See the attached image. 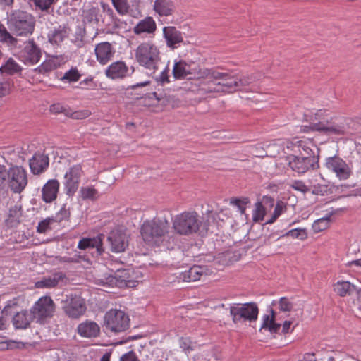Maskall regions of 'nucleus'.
I'll return each mask as SVG.
<instances>
[{"instance_id": "cd10ccee", "label": "nucleus", "mask_w": 361, "mask_h": 361, "mask_svg": "<svg viewBox=\"0 0 361 361\" xmlns=\"http://www.w3.org/2000/svg\"><path fill=\"white\" fill-rule=\"evenodd\" d=\"M22 206L20 204H15L11 207L7 215V218L5 219V224L6 226L9 228L17 227L22 221Z\"/></svg>"}, {"instance_id": "8fccbe9b", "label": "nucleus", "mask_w": 361, "mask_h": 361, "mask_svg": "<svg viewBox=\"0 0 361 361\" xmlns=\"http://www.w3.org/2000/svg\"><path fill=\"white\" fill-rule=\"evenodd\" d=\"M116 10L120 14H126L128 11L129 5L127 0H112Z\"/></svg>"}, {"instance_id": "864d4df0", "label": "nucleus", "mask_w": 361, "mask_h": 361, "mask_svg": "<svg viewBox=\"0 0 361 361\" xmlns=\"http://www.w3.org/2000/svg\"><path fill=\"white\" fill-rule=\"evenodd\" d=\"M37 7L44 11H48L56 0H32Z\"/></svg>"}, {"instance_id": "680f3d73", "label": "nucleus", "mask_w": 361, "mask_h": 361, "mask_svg": "<svg viewBox=\"0 0 361 361\" xmlns=\"http://www.w3.org/2000/svg\"><path fill=\"white\" fill-rule=\"evenodd\" d=\"M169 68L166 66L165 69L161 71L159 77L157 78V81L161 85H164L165 83H169Z\"/></svg>"}, {"instance_id": "a878e982", "label": "nucleus", "mask_w": 361, "mask_h": 361, "mask_svg": "<svg viewBox=\"0 0 361 361\" xmlns=\"http://www.w3.org/2000/svg\"><path fill=\"white\" fill-rule=\"evenodd\" d=\"M274 202V198L269 196L263 197L262 202H257L252 211V221L255 223L262 221L267 214V209L263 204H269L270 207H272Z\"/></svg>"}, {"instance_id": "2f4dec72", "label": "nucleus", "mask_w": 361, "mask_h": 361, "mask_svg": "<svg viewBox=\"0 0 361 361\" xmlns=\"http://www.w3.org/2000/svg\"><path fill=\"white\" fill-rule=\"evenodd\" d=\"M205 78L199 82L200 90L204 93L221 92V90H214L217 89V82L211 77L210 69H206L204 71Z\"/></svg>"}, {"instance_id": "338daca9", "label": "nucleus", "mask_w": 361, "mask_h": 361, "mask_svg": "<svg viewBox=\"0 0 361 361\" xmlns=\"http://www.w3.org/2000/svg\"><path fill=\"white\" fill-rule=\"evenodd\" d=\"M50 111L54 114L64 113L68 115L66 109L60 104H55L50 106Z\"/></svg>"}, {"instance_id": "5fc2aeb1", "label": "nucleus", "mask_w": 361, "mask_h": 361, "mask_svg": "<svg viewBox=\"0 0 361 361\" xmlns=\"http://www.w3.org/2000/svg\"><path fill=\"white\" fill-rule=\"evenodd\" d=\"M279 305V310L282 312H290L293 307V303L286 297L280 298Z\"/></svg>"}, {"instance_id": "4c0bfd02", "label": "nucleus", "mask_w": 361, "mask_h": 361, "mask_svg": "<svg viewBox=\"0 0 361 361\" xmlns=\"http://www.w3.org/2000/svg\"><path fill=\"white\" fill-rule=\"evenodd\" d=\"M281 328V324L276 323L274 319H269V315L263 316V322L260 328V331L262 329H267L270 333H277Z\"/></svg>"}, {"instance_id": "6e6d98bb", "label": "nucleus", "mask_w": 361, "mask_h": 361, "mask_svg": "<svg viewBox=\"0 0 361 361\" xmlns=\"http://www.w3.org/2000/svg\"><path fill=\"white\" fill-rule=\"evenodd\" d=\"M15 39L7 31L3 25H0V41L12 42Z\"/></svg>"}, {"instance_id": "ea45409f", "label": "nucleus", "mask_w": 361, "mask_h": 361, "mask_svg": "<svg viewBox=\"0 0 361 361\" xmlns=\"http://www.w3.org/2000/svg\"><path fill=\"white\" fill-rule=\"evenodd\" d=\"M58 66L59 63L54 59H49L44 61L39 66L35 69V71L45 74L56 69Z\"/></svg>"}, {"instance_id": "49530a36", "label": "nucleus", "mask_w": 361, "mask_h": 361, "mask_svg": "<svg viewBox=\"0 0 361 361\" xmlns=\"http://www.w3.org/2000/svg\"><path fill=\"white\" fill-rule=\"evenodd\" d=\"M80 193L83 200H95L98 197V191L91 187L82 188Z\"/></svg>"}, {"instance_id": "412c9836", "label": "nucleus", "mask_w": 361, "mask_h": 361, "mask_svg": "<svg viewBox=\"0 0 361 361\" xmlns=\"http://www.w3.org/2000/svg\"><path fill=\"white\" fill-rule=\"evenodd\" d=\"M23 54L25 63L31 65L38 63L42 56V51L34 39H30L26 43L23 49Z\"/></svg>"}, {"instance_id": "052dcab7", "label": "nucleus", "mask_w": 361, "mask_h": 361, "mask_svg": "<svg viewBox=\"0 0 361 361\" xmlns=\"http://www.w3.org/2000/svg\"><path fill=\"white\" fill-rule=\"evenodd\" d=\"M85 35V29L79 27L76 32L75 44L78 47H82L84 45V36Z\"/></svg>"}, {"instance_id": "20e7f679", "label": "nucleus", "mask_w": 361, "mask_h": 361, "mask_svg": "<svg viewBox=\"0 0 361 361\" xmlns=\"http://www.w3.org/2000/svg\"><path fill=\"white\" fill-rule=\"evenodd\" d=\"M8 27L17 36H26L32 34L35 29L34 17L21 10L13 11L8 19Z\"/></svg>"}, {"instance_id": "473e14b6", "label": "nucleus", "mask_w": 361, "mask_h": 361, "mask_svg": "<svg viewBox=\"0 0 361 361\" xmlns=\"http://www.w3.org/2000/svg\"><path fill=\"white\" fill-rule=\"evenodd\" d=\"M64 279V275L61 272H57L52 276L44 277L42 280L35 283L37 288H53L56 286L60 281Z\"/></svg>"}, {"instance_id": "39448f33", "label": "nucleus", "mask_w": 361, "mask_h": 361, "mask_svg": "<svg viewBox=\"0 0 361 361\" xmlns=\"http://www.w3.org/2000/svg\"><path fill=\"white\" fill-rule=\"evenodd\" d=\"M202 224L200 216L195 212H184L176 215L173 220V228L183 235L196 233Z\"/></svg>"}, {"instance_id": "72a5a7b5", "label": "nucleus", "mask_w": 361, "mask_h": 361, "mask_svg": "<svg viewBox=\"0 0 361 361\" xmlns=\"http://www.w3.org/2000/svg\"><path fill=\"white\" fill-rule=\"evenodd\" d=\"M156 30V23L152 17H147L140 21L134 27L133 31L135 34L153 33Z\"/></svg>"}, {"instance_id": "7c9ffc66", "label": "nucleus", "mask_w": 361, "mask_h": 361, "mask_svg": "<svg viewBox=\"0 0 361 361\" xmlns=\"http://www.w3.org/2000/svg\"><path fill=\"white\" fill-rule=\"evenodd\" d=\"M33 318L31 312L29 313L27 310H22L13 316V324L16 329H26L30 326Z\"/></svg>"}, {"instance_id": "bf43d9fd", "label": "nucleus", "mask_w": 361, "mask_h": 361, "mask_svg": "<svg viewBox=\"0 0 361 361\" xmlns=\"http://www.w3.org/2000/svg\"><path fill=\"white\" fill-rule=\"evenodd\" d=\"M328 191V186L325 185H316L313 186V188L311 191V192L313 195H324L327 193Z\"/></svg>"}, {"instance_id": "a18cd8bd", "label": "nucleus", "mask_w": 361, "mask_h": 361, "mask_svg": "<svg viewBox=\"0 0 361 361\" xmlns=\"http://www.w3.org/2000/svg\"><path fill=\"white\" fill-rule=\"evenodd\" d=\"M283 236H290L293 238L305 240L307 238L306 228H293L288 231Z\"/></svg>"}, {"instance_id": "7ed1b4c3", "label": "nucleus", "mask_w": 361, "mask_h": 361, "mask_svg": "<svg viewBox=\"0 0 361 361\" xmlns=\"http://www.w3.org/2000/svg\"><path fill=\"white\" fill-rule=\"evenodd\" d=\"M135 59L138 63L154 73L161 62L159 49L151 43H142L135 50Z\"/></svg>"}, {"instance_id": "3c124183", "label": "nucleus", "mask_w": 361, "mask_h": 361, "mask_svg": "<svg viewBox=\"0 0 361 361\" xmlns=\"http://www.w3.org/2000/svg\"><path fill=\"white\" fill-rule=\"evenodd\" d=\"M290 188L295 190L300 191L303 194H305L310 191L308 187L305 184L302 180H295L289 184Z\"/></svg>"}, {"instance_id": "e2e57ef3", "label": "nucleus", "mask_w": 361, "mask_h": 361, "mask_svg": "<svg viewBox=\"0 0 361 361\" xmlns=\"http://www.w3.org/2000/svg\"><path fill=\"white\" fill-rule=\"evenodd\" d=\"M120 361H140V360L136 353L133 350H130L123 354L121 357Z\"/></svg>"}, {"instance_id": "2eb2a0df", "label": "nucleus", "mask_w": 361, "mask_h": 361, "mask_svg": "<svg viewBox=\"0 0 361 361\" xmlns=\"http://www.w3.org/2000/svg\"><path fill=\"white\" fill-rule=\"evenodd\" d=\"M325 166L340 180L348 179L352 173V171L346 162L338 156L326 158Z\"/></svg>"}, {"instance_id": "bb28decb", "label": "nucleus", "mask_w": 361, "mask_h": 361, "mask_svg": "<svg viewBox=\"0 0 361 361\" xmlns=\"http://www.w3.org/2000/svg\"><path fill=\"white\" fill-rule=\"evenodd\" d=\"M104 238V235L101 234L92 238H82L79 241L78 248L80 250H85L87 249L95 247L99 254H102V252L104 251L102 248V240Z\"/></svg>"}, {"instance_id": "aec40b11", "label": "nucleus", "mask_w": 361, "mask_h": 361, "mask_svg": "<svg viewBox=\"0 0 361 361\" xmlns=\"http://www.w3.org/2000/svg\"><path fill=\"white\" fill-rule=\"evenodd\" d=\"M60 183L57 179H49L42 188V200L46 203H51L56 200Z\"/></svg>"}, {"instance_id": "0eeeda50", "label": "nucleus", "mask_w": 361, "mask_h": 361, "mask_svg": "<svg viewBox=\"0 0 361 361\" xmlns=\"http://www.w3.org/2000/svg\"><path fill=\"white\" fill-rule=\"evenodd\" d=\"M288 166L291 169L298 173H304L307 171L315 170L319 168V157L314 154L312 149H307L300 155H290L288 157Z\"/></svg>"}, {"instance_id": "a19ab883", "label": "nucleus", "mask_w": 361, "mask_h": 361, "mask_svg": "<svg viewBox=\"0 0 361 361\" xmlns=\"http://www.w3.org/2000/svg\"><path fill=\"white\" fill-rule=\"evenodd\" d=\"M71 217L70 209L67 207V205L64 204L59 212H58L55 216H51L54 222L61 223L63 221H68Z\"/></svg>"}, {"instance_id": "c85d7f7f", "label": "nucleus", "mask_w": 361, "mask_h": 361, "mask_svg": "<svg viewBox=\"0 0 361 361\" xmlns=\"http://www.w3.org/2000/svg\"><path fill=\"white\" fill-rule=\"evenodd\" d=\"M204 273V269L200 266H193L188 270L179 274L178 279L185 282L196 281L200 279Z\"/></svg>"}, {"instance_id": "4d7b16f0", "label": "nucleus", "mask_w": 361, "mask_h": 361, "mask_svg": "<svg viewBox=\"0 0 361 361\" xmlns=\"http://www.w3.org/2000/svg\"><path fill=\"white\" fill-rule=\"evenodd\" d=\"M180 346L185 353H188L194 350L191 341L188 338H181L180 339Z\"/></svg>"}, {"instance_id": "de8ad7c7", "label": "nucleus", "mask_w": 361, "mask_h": 361, "mask_svg": "<svg viewBox=\"0 0 361 361\" xmlns=\"http://www.w3.org/2000/svg\"><path fill=\"white\" fill-rule=\"evenodd\" d=\"M230 203L236 206L241 214H245L246 205L250 203V200L247 197L232 198Z\"/></svg>"}, {"instance_id": "58836bf2", "label": "nucleus", "mask_w": 361, "mask_h": 361, "mask_svg": "<svg viewBox=\"0 0 361 361\" xmlns=\"http://www.w3.org/2000/svg\"><path fill=\"white\" fill-rule=\"evenodd\" d=\"M82 74L80 73L77 67H71L70 70L66 71L60 80L65 82H75L80 80Z\"/></svg>"}, {"instance_id": "c9c22d12", "label": "nucleus", "mask_w": 361, "mask_h": 361, "mask_svg": "<svg viewBox=\"0 0 361 361\" xmlns=\"http://www.w3.org/2000/svg\"><path fill=\"white\" fill-rule=\"evenodd\" d=\"M22 70V67L13 58H9L5 64L0 67L1 73L9 75L20 73Z\"/></svg>"}, {"instance_id": "423d86ee", "label": "nucleus", "mask_w": 361, "mask_h": 361, "mask_svg": "<svg viewBox=\"0 0 361 361\" xmlns=\"http://www.w3.org/2000/svg\"><path fill=\"white\" fill-rule=\"evenodd\" d=\"M103 326L111 333H122L129 329L130 319L123 311L111 309L104 314Z\"/></svg>"}, {"instance_id": "dca6fc26", "label": "nucleus", "mask_w": 361, "mask_h": 361, "mask_svg": "<svg viewBox=\"0 0 361 361\" xmlns=\"http://www.w3.org/2000/svg\"><path fill=\"white\" fill-rule=\"evenodd\" d=\"M107 241L111 245V251L114 252H123L128 246V236L121 229H115L111 231Z\"/></svg>"}, {"instance_id": "b1692460", "label": "nucleus", "mask_w": 361, "mask_h": 361, "mask_svg": "<svg viewBox=\"0 0 361 361\" xmlns=\"http://www.w3.org/2000/svg\"><path fill=\"white\" fill-rule=\"evenodd\" d=\"M164 37L166 41V44L171 49L177 47L183 41L182 32L176 27L168 26L163 29Z\"/></svg>"}, {"instance_id": "603ef678", "label": "nucleus", "mask_w": 361, "mask_h": 361, "mask_svg": "<svg viewBox=\"0 0 361 361\" xmlns=\"http://www.w3.org/2000/svg\"><path fill=\"white\" fill-rule=\"evenodd\" d=\"M54 223L53 221V219L51 217H49L47 219H45L42 221H41L38 226H37V231L39 233H44L48 230L51 229L50 226Z\"/></svg>"}, {"instance_id": "79ce46f5", "label": "nucleus", "mask_w": 361, "mask_h": 361, "mask_svg": "<svg viewBox=\"0 0 361 361\" xmlns=\"http://www.w3.org/2000/svg\"><path fill=\"white\" fill-rule=\"evenodd\" d=\"M9 173L8 169L4 165H0V193L5 191L8 187Z\"/></svg>"}, {"instance_id": "c03bdc74", "label": "nucleus", "mask_w": 361, "mask_h": 361, "mask_svg": "<svg viewBox=\"0 0 361 361\" xmlns=\"http://www.w3.org/2000/svg\"><path fill=\"white\" fill-rule=\"evenodd\" d=\"M84 21L97 23L99 22V10L92 8L84 12Z\"/></svg>"}, {"instance_id": "774afa93", "label": "nucleus", "mask_w": 361, "mask_h": 361, "mask_svg": "<svg viewBox=\"0 0 361 361\" xmlns=\"http://www.w3.org/2000/svg\"><path fill=\"white\" fill-rule=\"evenodd\" d=\"M88 111H75L71 114V117L74 119H84L90 116Z\"/></svg>"}, {"instance_id": "f704fd0d", "label": "nucleus", "mask_w": 361, "mask_h": 361, "mask_svg": "<svg viewBox=\"0 0 361 361\" xmlns=\"http://www.w3.org/2000/svg\"><path fill=\"white\" fill-rule=\"evenodd\" d=\"M355 290L357 292V294H360L361 290H357L355 286L351 284L349 281H338L334 285V291L341 297L351 295Z\"/></svg>"}, {"instance_id": "f3484780", "label": "nucleus", "mask_w": 361, "mask_h": 361, "mask_svg": "<svg viewBox=\"0 0 361 361\" xmlns=\"http://www.w3.org/2000/svg\"><path fill=\"white\" fill-rule=\"evenodd\" d=\"M194 66L195 63L192 61L187 62L185 60L175 61L172 71L173 78L176 80L192 78L191 75L197 71V68Z\"/></svg>"}, {"instance_id": "0e129e2a", "label": "nucleus", "mask_w": 361, "mask_h": 361, "mask_svg": "<svg viewBox=\"0 0 361 361\" xmlns=\"http://www.w3.org/2000/svg\"><path fill=\"white\" fill-rule=\"evenodd\" d=\"M307 142L304 140H297L294 143V146L298 149L299 151V155H300L301 153H305L307 152V149H311L309 146L307 145Z\"/></svg>"}, {"instance_id": "ddd939ff", "label": "nucleus", "mask_w": 361, "mask_h": 361, "mask_svg": "<svg viewBox=\"0 0 361 361\" xmlns=\"http://www.w3.org/2000/svg\"><path fill=\"white\" fill-rule=\"evenodd\" d=\"M63 309L66 314L72 319H78L86 312L84 299L77 295H71L64 301Z\"/></svg>"}, {"instance_id": "9d476101", "label": "nucleus", "mask_w": 361, "mask_h": 361, "mask_svg": "<svg viewBox=\"0 0 361 361\" xmlns=\"http://www.w3.org/2000/svg\"><path fill=\"white\" fill-rule=\"evenodd\" d=\"M221 68H210L211 77L217 82V89L221 92H233L235 91V73L233 71H220Z\"/></svg>"}, {"instance_id": "4be33fe9", "label": "nucleus", "mask_w": 361, "mask_h": 361, "mask_svg": "<svg viewBox=\"0 0 361 361\" xmlns=\"http://www.w3.org/2000/svg\"><path fill=\"white\" fill-rule=\"evenodd\" d=\"M97 60L102 65L106 64L114 56L115 50L107 42L99 43L94 49Z\"/></svg>"}, {"instance_id": "f257e3e1", "label": "nucleus", "mask_w": 361, "mask_h": 361, "mask_svg": "<svg viewBox=\"0 0 361 361\" xmlns=\"http://www.w3.org/2000/svg\"><path fill=\"white\" fill-rule=\"evenodd\" d=\"M170 224L165 218L145 221L140 228L141 236L149 246H159L169 233Z\"/></svg>"}, {"instance_id": "9b49d317", "label": "nucleus", "mask_w": 361, "mask_h": 361, "mask_svg": "<svg viewBox=\"0 0 361 361\" xmlns=\"http://www.w3.org/2000/svg\"><path fill=\"white\" fill-rule=\"evenodd\" d=\"M9 178L8 187L14 193H20L27 185L26 170L22 166H12L8 169Z\"/></svg>"}, {"instance_id": "6e6552de", "label": "nucleus", "mask_w": 361, "mask_h": 361, "mask_svg": "<svg viewBox=\"0 0 361 361\" xmlns=\"http://www.w3.org/2000/svg\"><path fill=\"white\" fill-rule=\"evenodd\" d=\"M259 308L255 302L233 304L230 307V314L234 324L244 322H255L257 319Z\"/></svg>"}, {"instance_id": "393cba45", "label": "nucleus", "mask_w": 361, "mask_h": 361, "mask_svg": "<svg viewBox=\"0 0 361 361\" xmlns=\"http://www.w3.org/2000/svg\"><path fill=\"white\" fill-rule=\"evenodd\" d=\"M128 68L123 61L112 63L105 71L106 76L112 80L122 79L128 74Z\"/></svg>"}, {"instance_id": "69168bd1", "label": "nucleus", "mask_w": 361, "mask_h": 361, "mask_svg": "<svg viewBox=\"0 0 361 361\" xmlns=\"http://www.w3.org/2000/svg\"><path fill=\"white\" fill-rule=\"evenodd\" d=\"M10 93V85L8 82H0V97H5Z\"/></svg>"}, {"instance_id": "1a4fd4ad", "label": "nucleus", "mask_w": 361, "mask_h": 361, "mask_svg": "<svg viewBox=\"0 0 361 361\" xmlns=\"http://www.w3.org/2000/svg\"><path fill=\"white\" fill-rule=\"evenodd\" d=\"M133 270L130 269H118L114 275H109L104 279H101L103 285L109 286L123 287H135L138 281L135 280L133 274Z\"/></svg>"}, {"instance_id": "c756f323", "label": "nucleus", "mask_w": 361, "mask_h": 361, "mask_svg": "<svg viewBox=\"0 0 361 361\" xmlns=\"http://www.w3.org/2000/svg\"><path fill=\"white\" fill-rule=\"evenodd\" d=\"M154 10L161 16H171L175 10V5L171 0H155Z\"/></svg>"}, {"instance_id": "37998d69", "label": "nucleus", "mask_w": 361, "mask_h": 361, "mask_svg": "<svg viewBox=\"0 0 361 361\" xmlns=\"http://www.w3.org/2000/svg\"><path fill=\"white\" fill-rule=\"evenodd\" d=\"M331 214L328 216L321 218L315 221L312 225V228L315 232H319L325 230L329 227Z\"/></svg>"}, {"instance_id": "f8f14e48", "label": "nucleus", "mask_w": 361, "mask_h": 361, "mask_svg": "<svg viewBox=\"0 0 361 361\" xmlns=\"http://www.w3.org/2000/svg\"><path fill=\"white\" fill-rule=\"evenodd\" d=\"M55 311V305L49 296L40 298L31 309V314L37 320L51 317Z\"/></svg>"}, {"instance_id": "6ab92c4d", "label": "nucleus", "mask_w": 361, "mask_h": 361, "mask_svg": "<svg viewBox=\"0 0 361 361\" xmlns=\"http://www.w3.org/2000/svg\"><path fill=\"white\" fill-rule=\"evenodd\" d=\"M71 31V27L68 23L59 25L49 32V42L52 44L59 45L66 39L68 38Z\"/></svg>"}, {"instance_id": "13d9d810", "label": "nucleus", "mask_w": 361, "mask_h": 361, "mask_svg": "<svg viewBox=\"0 0 361 361\" xmlns=\"http://www.w3.org/2000/svg\"><path fill=\"white\" fill-rule=\"evenodd\" d=\"M287 203L283 201H278L276 204L273 214L279 217L281 214L287 210Z\"/></svg>"}, {"instance_id": "4468645a", "label": "nucleus", "mask_w": 361, "mask_h": 361, "mask_svg": "<svg viewBox=\"0 0 361 361\" xmlns=\"http://www.w3.org/2000/svg\"><path fill=\"white\" fill-rule=\"evenodd\" d=\"M82 173V166L80 164L73 165L66 171L63 182L66 195L72 196L76 192L79 187Z\"/></svg>"}, {"instance_id": "e433bc0d", "label": "nucleus", "mask_w": 361, "mask_h": 361, "mask_svg": "<svg viewBox=\"0 0 361 361\" xmlns=\"http://www.w3.org/2000/svg\"><path fill=\"white\" fill-rule=\"evenodd\" d=\"M255 80L256 78L252 74L242 75L240 77L235 74V83L236 84L235 91L242 90L245 87L248 86Z\"/></svg>"}, {"instance_id": "f03ea898", "label": "nucleus", "mask_w": 361, "mask_h": 361, "mask_svg": "<svg viewBox=\"0 0 361 361\" xmlns=\"http://www.w3.org/2000/svg\"><path fill=\"white\" fill-rule=\"evenodd\" d=\"M322 111L319 110L315 114V118L312 120L309 126H305L307 128L305 131H317L329 136L345 135L346 126L342 119L336 118L325 119L322 118Z\"/></svg>"}, {"instance_id": "5701e85b", "label": "nucleus", "mask_w": 361, "mask_h": 361, "mask_svg": "<svg viewBox=\"0 0 361 361\" xmlns=\"http://www.w3.org/2000/svg\"><path fill=\"white\" fill-rule=\"evenodd\" d=\"M77 331L83 338H94L99 336L100 327L95 322L86 320L78 326Z\"/></svg>"}, {"instance_id": "09e8293b", "label": "nucleus", "mask_w": 361, "mask_h": 361, "mask_svg": "<svg viewBox=\"0 0 361 361\" xmlns=\"http://www.w3.org/2000/svg\"><path fill=\"white\" fill-rule=\"evenodd\" d=\"M64 352L62 350H51L47 355V361H66Z\"/></svg>"}, {"instance_id": "a211bd4d", "label": "nucleus", "mask_w": 361, "mask_h": 361, "mask_svg": "<svg viewBox=\"0 0 361 361\" xmlns=\"http://www.w3.org/2000/svg\"><path fill=\"white\" fill-rule=\"evenodd\" d=\"M49 164L48 155L40 152H36L29 161L30 171L34 175H39L45 172Z\"/></svg>"}]
</instances>
